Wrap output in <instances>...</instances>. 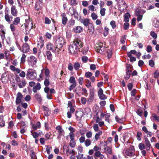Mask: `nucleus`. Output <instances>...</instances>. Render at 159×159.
Masks as SVG:
<instances>
[{
  "mask_svg": "<svg viewBox=\"0 0 159 159\" xmlns=\"http://www.w3.org/2000/svg\"><path fill=\"white\" fill-rule=\"evenodd\" d=\"M153 120L159 122V116H157L155 113H153L152 115Z\"/></svg>",
  "mask_w": 159,
  "mask_h": 159,
  "instance_id": "obj_39",
  "label": "nucleus"
},
{
  "mask_svg": "<svg viewBox=\"0 0 159 159\" xmlns=\"http://www.w3.org/2000/svg\"><path fill=\"white\" fill-rule=\"evenodd\" d=\"M86 84L85 86L87 88H90L91 87V82L89 80H86Z\"/></svg>",
  "mask_w": 159,
  "mask_h": 159,
  "instance_id": "obj_55",
  "label": "nucleus"
},
{
  "mask_svg": "<svg viewBox=\"0 0 159 159\" xmlns=\"http://www.w3.org/2000/svg\"><path fill=\"white\" fill-rule=\"evenodd\" d=\"M37 45L38 46H39L41 48H42L44 46V40L43 39V38L42 36L39 37Z\"/></svg>",
  "mask_w": 159,
  "mask_h": 159,
  "instance_id": "obj_24",
  "label": "nucleus"
},
{
  "mask_svg": "<svg viewBox=\"0 0 159 159\" xmlns=\"http://www.w3.org/2000/svg\"><path fill=\"white\" fill-rule=\"evenodd\" d=\"M51 20L47 17H46L44 19V23L46 24H49L51 23Z\"/></svg>",
  "mask_w": 159,
  "mask_h": 159,
  "instance_id": "obj_54",
  "label": "nucleus"
},
{
  "mask_svg": "<svg viewBox=\"0 0 159 159\" xmlns=\"http://www.w3.org/2000/svg\"><path fill=\"white\" fill-rule=\"evenodd\" d=\"M34 97L36 100L39 103L42 102V99L40 94L39 93H36L35 94Z\"/></svg>",
  "mask_w": 159,
  "mask_h": 159,
  "instance_id": "obj_30",
  "label": "nucleus"
},
{
  "mask_svg": "<svg viewBox=\"0 0 159 159\" xmlns=\"http://www.w3.org/2000/svg\"><path fill=\"white\" fill-rule=\"evenodd\" d=\"M26 75L27 79L30 80H35L36 79L37 75L36 71L33 69H29L27 71Z\"/></svg>",
  "mask_w": 159,
  "mask_h": 159,
  "instance_id": "obj_2",
  "label": "nucleus"
},
{
  "mask_svg": "<svg viewBox=\"0 0 159 159\" xmlns=\"http://www.w3.org/2000/svg\"><path fill=\"white\" fill-rule=\"evenodd\" d=\"M37 61V59L36 57L31 56L28 58V63L29 65L33 66L36 64Z\"/></svg>",
  "mask_w": 159,
  "mask_h": 159,
  "instance_id": "obj_8",
  "label": "nucleus"
},
{
  "mask_svg": "<svg viewBox=\"0 0 159 159\" xmlns=\"http://www.w3.org/2000/svg\"><path fill=\"white\" fill-rule=\"evenodd\" d=\"M77 0H70V4L72 6H75L78 4Z\"/></svg>",
  "mask_w": 159,
  "mask_h": 159,
  "instance_id": "obj_49",
  "label": "nucleus"
},
{
  "mask_svg": "<svg viewBox=\"0 0 159 159\" xmlns=\"http://www.w3.org/2000/svg\"><path fill=\"white\" fill-rule=\"evenodd\" d=\"M69 82L71 84H76V82L75 80V79L74 77L72 76H71L69 80Z\"/></svg>",
  "mask_w": 159,
  "mask_h": 159,
  "instance_id": "obj_46",
  "label": "nucleus"
},
{
  "mask_svg": "<svg viewBox=\"0 0 159 159\" xmlns=\"http://www.w3.org/2000/svg\"><path fill=\"white\" fill-rule=\"evenodd\" d=\"M1 80L2 83H5L8 80V77L6 72L3 73L1 76Z\"/></svg>",
  "mask_w": 159,
  "mask_h": 159,
  "instance_id": "obj_22",
  "label": "nucleus"
},
{
  "mask_svg": "<svg viewBox=\"0 0 159 159\" xmlns=\"http://www.w3.org/2000/svg\"><path fill=\"white\" fill-rule=\"evenodd\" d=\"M51 134L50 132L46 133L45 135V140H47L49 139L51 136Z\"/></svg>",
  "mask_w": 159,
  "mask_h": 159,
  "instance_id": "obj_60",
  "label": "nucleus"
},
{
  "mask_svg": "<svg viewBox=\"0 0 159 159\" xmlns=\"http://www.w3.org/2000/svg\"><path fill=\"white\" fill-rule=\"evenodd\" d=\"M44 114L46 116H48L50 114V111L49 109L46 107H43Z\"/></svg>",
  "mask_w": 159,
  "mask_h": 159,
  "instance_id": "obj_29",
  "label": "nucleus"
},
{
  "mask_svg": "<svg viewBox=\"0 0 159 159\" xmlns=\"http://www.w3.org/2000/svg\"><path fill=\"white\" fill-rule=\"evenodd\" d=\"M41 89V85L39 83H37L36 85L34 87L33 90L34 92L36 93L37 90H39Z\"/></svg>",
  "mask_w": 159,
  "mask_h": 159,
  "instance_id": "obj_28",
  "label": "nucleus"
},
{
  "mask_svg": "<svg viewBox=\"0 0 159 159\" xmlns=\"http://www.w3.org/2000/svg\"><path fill=\"white\" fill-rule=\"evenodd\" d=\"M25 27L27 30H30L32 29L35 28V24L33 25L32 20L29 19L26 21Z\"/></svg>",
  "mask_w": 159,
  "mask_h": 159,
  "instance_id": "obj_5",
  "label": "nucleus"
},
{
  "mask_svg": "<svg viewBox=\"0 0 159 159\" xmlns=\"http://www.w3.org/2000/svg\"><path fill=\"white\" fill-rule=\"evenodd\" d=\"M145 143L146 150L147 151L150 150L152 146L148 139L147 138H146L145 139Z\"/></svg>",
  "mask_w": 159,
  "mask_h": 159,
  "instance_id": "obj_21",
  "label": "nucleus"
},
{
  "mask_svg": "<svg viewBox=\"0 0 159 159\" xmlns=\"http://www.w3.org/2000/svg\"><path fill=\"white\" fill-rule=\"evenodd\" d=\"M153 26L157 28L159 27V20H156L154 22Z\"/></svg>",
  "mask_w": 159,
  "mask_h": 159,
  "instance_id": "obj_61",
  "label": "nucleus"
},
{
  "mask_svg": "<svg viewBox=\"0 0 159 159\" xmlns=\"http://www.w3.org/2000/svg\"><path fill=\"white\" fill-rule=\"evenodd\" d=\"M135 150L134 147L133 146L130 147L125 152L126 155L130 157L134 156L135 155Z\"/></svg>",
  "mask_w": 159,
  "mask_h": 159,
  "instance_id": "obj_9",
  "label": "nucleus"
},
{
  "mask_svg": "<svg viewBox=\"0 0 159 159\" xmlns=\"http://www.w3.org/2000/svg\"><path fill=\"white\" fill-rule=\"evenodd\" d=\"M49 78L46 77L45 79L44 84L45 86H48L50 84Z\"/></svg>",
  "mask_w": 159,
  "mask_h": 159,
  "instance_id": "obj_38",
  "label": "nucleus"
},
{
  "mask_svg": "<svg viewBox=\"0 0 159 159\" xmlns=\"http://www.w3.org/2000/svg\"><path fill=\"white\" fill-rule=\"evenodd\" d=\"M41 70L42 72L43 73V72H44L45 75L46 76V77L50 78V71L49 70L48 68H45L44 69H43Z\"/></svg>",
  "mask_w": 159,
  "mask_h": 159,
  "instance_id": "obj_26",
  "label": "nucleus"
},
{
  "mask_svg": "<svg viewBox=\"0 0 159 159\" xmlns=\"http://www.w3.org/2000/svg\"><path fill=\"white\" fill-rule=\"evenodd\" d=\"M81 22L83 23L84 25L85 26H88L89 24V20L87 18L83 20H81Z\"/></svg>",
  "mask_w": 159,
  "mask_h": 159,
  "instance_id": "obj_35",
  "label": "nucleus"
},
{
  "mask_svg": "<svg viewBox=\"0 0 159 159\" xmlns=\"http://www.w3.org/2000/svg\"><path fill=\"white\" fill-rule=\"evenodd\" d=\"M102 131L99 130L98 133H96L95 136V139L96 141H97L100 138V136L102 134Z\"/></svg>",
  "mask_w": 159,
  "mask_h": 159,
  "instance_id": "obj_33",
  "label": "nucleus"
},
{
  "mask_svg": "<svg viewBox=\"0 0 159 159\" xmlns=\"http://www.w3.org/2000/svg\"><path fill=\"white\" fill-rule=\"evenodd\" d=\"M46 56L47 57V59L50 61L52 60V55L50 51H47L46 52Z\"/></svg>",
  "mask_w": 159,
  "mask_h": 159,
  "instance_id": "obj_36",
  "label": "nucleus"
},
{
  "mask_svg": "<svg viewBox=\"0 0 159 159\" xmlns=\"http://www.w3.org/2000/svg\"><path fill=\"white\" fill-rule=\"evenodd\" d=\"M91 16L92 19L94 20H96L98 17L97 14L94 12H93L91 14Z\"/></svg>",
  "mask_w": 159,
  "mask_h": 159,
  "instance_id": "obj_56",
  "label": "nucleus"
},
{
  "mask_svg": "<svg viewBox=\"0 0 159 159\" xmlns=\"http://www.w3.org/2000/svg\"><path fill=\"white\" fill-rule=\"evenodd\" d=\"M94 94L93 93H91L90 94L89 97V101L90 102H92L94 99Z\"/></svg>",
  "mask_w": 159,
  "mask_h": 159,
  "instance_id": "obj_42",
  "label": "nucleus"
},
{
  "mask_svg": "<svg viewBox=\"0 0 159 159\" xmlns=\"http://www.w3.org/2000/svg\"><path fill=\"white\" fill-rule=\"evenodd\" d=\"M98 45V47L97 50V52L100 54L104 53L106 50L105 45L102 43H100Z\"/></svg>",
  "mask_w": 159,
  "mask_h": 159,
  "instance_id": "obj_7",
  "label": "nucleus"
},
{
  "mask_svg": "<svg viewBox=\"0 0 159 159\" xmlns=\"http://www.w3.org/2000/svg\"><path fill=\"white\" fill-rule=\"evenodd\" d=\"M64 15L65 14H64L61 15V16L63 17L62 20V24L64 25H65L66 24L67 21V18L66 17L64 16Z\"/></svg>",
  "mask_w": 159,
  "mask_h": 159,
  "instance_id": "obj_43",
  "label": "nucleus"
},
{
  "mask_svg": "<svg viewBox=\"0 0 159 159\" xmlns=\"http://www.w3.org/2000/svg\"><path fill=\"white\" fill-rule=\"evenodd\" d=\"M93 129L95 132L98 131L99 130L98 125L97 124H95L93 126Z\"/></svg>",
  "mask_w": 159,
  "mask_h": 159,
  "instance_id": "obj_62",
  "label": "nucleus"
},
{
  "mask_svg": "<svg viewBox=\"0 0 159 159\" xmlns=\"http://www.w3.org/2000/svg\"><path fill=\"white\" fill-rule=\"evenodd\" d=\"M80 67V63L79 62H76L74 64V69L76 70H79Z\"/></svg>",
  "mask_w": 159,
  "mask_h": 159,
  "instance_id": "obj_37",
  "label": "nucleus"
},
{
  "mask_svg": "<svg viewBox=\"0 0 159 159\" xmlns=\"http://www.w3.org/2000/svg\"><path fill=\"white\" fill-rule=\"evenodd\" d=\"M83 30V28L80 26H76L73 29L74 32L76 33H80L82 32Z\"/></svg>",
  "mask_w": 159,
  "mask_h": 159,
  "instance_id": "obj_23",
  "label": "nucleus"
},
{
  "mask_svg": "<svg viewBox=\"0 0 159 159\" xmlns=\"http://www.w3.org/2000/svg\"><path fill=\"white\" fill-rule=\"evenodd\" d=\"M20 18L19 17H17L14 18V20L12 22V23L16 25H18L20 22Z\"/></svg>",
  "mask_w": 159,
  "mask_h": 159,
  "instance_id": "obj_32",
  "label": "nucleus"
},
{
  "mask_svg": "<svg viewBox=\"0 0 159 159\" xmlns=\"http://www.w3.org/2000/svg\"><path fill=\"white\" fill-rule=\"evenodd\" d=\"M102 118H99L98 116L97 117L96 122L98 123L99 126L100 127L102 126L104 124V122L102 121Z\"/></svg>",
  "mask_w": 159,
  "mask_h": 159,
  "instance_id": "obj_25",
  "label": "nucleus"
},
{
  "mask_svg": "<svg viewBox=\"0 0 159 159\" xmlns=\"http://www.w3.org/2000/svg\"><path fill=\"white\" fill-rule=\"evenodd\" d=\"M66 42L65 40L62 37L58 38L55 41V44L56 45V48H55L56 50H57V54H59V51L61 49H62V47L65 44Z\"/></svg>",
  "mask_w": 159,
  "mask_h": 159,
  "instance_id": "obj_1",
  "label": "nucleus"
},
{
  "mask_svg": "<svg viewBox=\"0 0 159 159\" xmlns=\"http://www.w3.org/2000/svg\"><path fill=\"white\" fill-rule=\"evenodd\" d=\"M139 147L140 150H143L146 148L145 146L143 143H141L139 144Z\"/></svg>",
  "mask_w": 159,
  "mask_h": 159,
  "instance_id": "obj_53",
  "label": "nucleus"
},
{
  "mask_svg": "<svg viewBox=\"0 0 159 159\" xmlns=\"http://www.w3.org/2000/svg\"><path fill=\"white\" fill-rule=\"evenodd\" d=\"M104 152L107 155H111L112 154V147L106 146L104 148Z\"/></svg>",
  "mask_w": 159,
  "mask_h": 159,
  "instance_id": "obj_18",
  "label": "nucleus"
},
{
  "mask_svg": "<svg viewBox=\"0 0 159 159\" xmlns=\"http://www.w3.org/2000/svg\"><path fill=\"white\" fill-rule=\"evenodd\" d=\"M10 69L15 73H19V76L21 77L24 78L25 76V72L23 71H21V70L19 68H16L15 66L11 65L10 66Z\"/></svg>",
  "mask_w": 159,
  "mask_h": 159,
  "instance_id": "obj_3",
  "label": "nucleus"
},
{
  "mask_svg": "<svg viewBox=\"0 0 159 159\" xmlns=\"http://www.w3.org/2000/svg\"><path fill=\"white\" fill-rule=\"evenodd\" d=\"M70 139V140L69 143V145L72 148H74L76 144V143L75 140V136L71 135L70 137H69Z\"/></svg>",
  "mask_w": 159,
  "mask_h": 159,
  "instance_id": "obj_14",
  "label": "nucleus"
},
{
  "mask_svg": "<svg viewBox=\"0 0 159 159\" xmlns=\"http://www.w3.org/2000/svg\"><path fill=\"white\" fill-rule=\"evenodd\" d=\"M5 18L6 21L10 23L12 20L13 17L9 15L8 10L6 9L5 11Z\"/></svg>",
  "mask_w": 159,
  "mask_h": 159,
  "instance_id": "obj_12",
  "label": "nucleus"
},
{
  "mask_svg": "<svg viewBox=\"0 0 159 159\" xmlns=\"http://www.w3.org/2000/svg\"><path fill=\"white\" fill-rule=\"evenodd\" d=\"M69 51L71 54H75L77 53L79 50L76 48V46L73 43L69 46Z\"/></svg>",
  "mask_w": 159,
  "mask_h": 159,
  "instance_id": "obj_10",
  "label": "nucleus"
},
{
  "mask_svg": "<svg viewBox=\"0 0 159 159\" xmlns=\"http://www.w3.org/2000/svg\"><path fill=\"white\" fill-rule=\"evenodd\" d=\"M30 50V46L27 43H24L22 46V51L23 53H27Z\"/></svg>",
  "mask_w": 159,
  "mask_h": 159,
  "instance_id": "obj_11",
  "label": "nucleus"
},
{
  "mask_svg": "<svg viewBox=\"0 0 159 159\" xmlns=\"http://www.w3.org/2000/svg\"><path fill=\"white\" fill-rule=\"evenodd\" d=\"M106 10V9L104 8H100V13L101 16H103L105 15Z\"/></svg>",
  "mask_w": 159,
  "mask_h": 159,
  "instance_id": "obj_45",
  "label": "nucleus"
},
{
  "mask_svg": "<svg viewBox=\"0 0 159 159\" xmlns=\"http://www.w3.org/2000/svg\"><path fill=\"white\" fill-rule=\"evenodd\" d=\"M15 25L12 23L10 25V28L11 31L14 32L16 30Z\"/></svg>",
  "mask_w": 159,
  "mask_h": 159,
  "instance_id": "obj_63",
  "label": "nucleus"
},
{
  "mask_svg": "<svg viewBox=\"0 0 159 159\" xmlns=\"http://www.w3.org/2000/svg\"><path fill=\"white\" fill-rule=\"evenodd\" d=\"M93 73L90 72L88 71L85 73V76L87 78H89L90 77L92 76Z\"/></svg>",
  "mask_w": 159,
  "mask_h": 159,
  "instance_id": "obj_51",
  "label": "nucleus"
},
{
  "mask_svg": "<svg viewBox=\"0 0 159 159\" xmlns=\"http://www.w3.org/2000/svg\"><path fill=\"white\" fill-rule=\"evenodd\" d=\"M73 44L76 46V48L79 51H80V49L83 46V43L79 38H75L73 41Z\"/></svg>",
  "mask_w": 159,
  "mask_h": 159,
  "instance_id": "obj_6",
  "label": "nucleus"
},
{
  "mask_svg": "<svg viewBox=\"0 0 159 159\" xmlns=\"http://www.w3.org/2000/svg\"><path fill=\"white\" fill-rule=\"evenodd\" d=\"M110 25L113 29H115L116 28V23L115 21H111L110 22Z\"/></svg>",
  "mask_w": 159,
  "mask_h": 159,
  "instance_id": "obj_47",
  "label": "nucleus"
},
{
  "mask_svg": "<svg viewBox=\"0 0 159 159\" xmlns=\"http://www.w3.org/2000/svg\"><path fill=\"white\" fill-rule=\"evenodd\" d=\"M124 21L127 22H128L129 21V18L130 17V14L128 13H126L124 15Z\"/></svg>",
  "mask_w": 159,
  "mask_h": 159,
  "instance_id": "obj_34",
  "label": "nucleus"
},
{
  "mask_svg": "<svg viewBox=\"0 0 159 159\" xmlns=\"http://www.w3.org/2000/svg\"><path fill=\"white\" fill-rule=\"evenodd\" d=\"M110 116V114L109 113H107L106 114V116H105V120L108 123H110V120L109 119V117Z\"/></svg>",
  "mask_w": 159,
  "mask_h": 159,
  "instance_id": "obj_50",
  "label": "nucleus"
},
{
  "mask_svg": "<svg viewBox=\"0 0 159 159\" xmlns=\"http://www.w3.org/2000/svg\"><path fill=\"white\" fill-rule=\"evenodd\" d=\"M33 130L31 131V134L33 137L35 139H37L39 136V134L36 132H33Z\"/></svg>",
  "mask_w": 159,
  "mask_h": 159,
  "instance_id": "obj_41",
  "label": "nucleus"
},
{
  "mask_svg": "<svg viewBox=\"0 0 159 159\" xmlns=\"http://www.w3.org/2000/svg\"><path fill=\"white\" fill-rule=\"evenodd\" d=\"M47 48L49 50H52L53 52H57V50H56L55 48H56V47H55L52 44L48 42L47 44Z\"/></svg>",
  "mask_w": 159,
  "mask_h": 159,
  "instance_id": "obj_15",
  "label": "nucleus"
},
{
  "mask_svg": "<svg viewBox=\"0 0 159 159\" xmlns=\"http://www.w3.org/2000/svg\"><path fill=\"white\" fill-rule=\"evenodd\" d=\"M5 125V121L3 120V117L2 116H0V126L3 127Z\"/></svg>",
  "mask_w": 159,
  "mask_h": 159,
  "instance_id": "obj_40",
  "label": "nucleus"
},
{
  "mask_svg": "<svg viewBox=\"0 0 159 159\" xmlns=\"http://www.w3.org/2000/svg\"><path fill=\"white\" fill-rule=\"evenodd\" d=\"M142 135V134L140 132H137L136 136L137 139L138 140L140 141L141 140V136Z\"/></svg>",
  "mask_w": 159,
  "mask_h": 159,
  "instance_id": "obj_57",
  "label": "nucleus"
},
{
  "mask_svg": "<svg viewBox=\"0 0 159 159\" xmlns=\"http://www.w3.org/2000/svg\"><path fill=\"white\" fill-rule=\"evenodd\" d=\"M150 35L154 39H156L157 38V34L154 31L151 32Z\"/></svg>",
  "mask_w": 159,
  "mask_h": 159,
  "instance_id": "obj_52",
  "label": "nucleus"
},
{
  "mask_svg": "<svg viewBox=\"0 0 159 159\" xmlns=\"http://www.w3.org/2000/svg\"><path fill=\"white\" fill-rule=\"evenodd\" d=\"M32 130L34 131L37 129H40L41 128V124L40 122L38 121L35 124H31Z\"/></svg>",
  "mask_w": 159,
  "mask_h": 159,
  "instance_id": "obj_17",
  "label": "nucleus"
},
{
  "mask_svg": "<svg viewBox=\"0 0 159 159\" xmlns=\"http://www.w3.org/2000/svg\"><path fill=\"white\" fill-rule=\"evenodd\" d=\"M109 29L107 26L105 27L104 28V30L103 33L104 35L105 36H107L109 33Z\"/></svg>",
  "mask_w": 159,
  "mask_h": 159,
  "instance_id": "obj_48",
  "label": "nucleus"
},
{
  "mask_svg": "<svg viewBox=\"0 0 159 159\" xmlns=\"http://www.w3.org/2000/svg\"><path fill=\"white\" fill-rule=\"evenodd\" d=\"M83 114V112L81 111H76L75 116L76 119L78 120L79 121L81 120Z\"/></svg>",
  "mask_w": 159,
  "mask_h": 159,
  "instance_id": "obj_16",
  "label": "nucleus"
},
{
  "mask_svg": "<svg viewBox=\"0 0 159 159\" xmlns=\"http://www.w3.org/2000/svg\"><path fill=\"white\" fill-rule=\"evenodd\" d=\"M11 12L14 16H16L18 14V11L15 6H13L11 8Z\"/></svg>",
  "mask_w": 159,
  "mask_h": 159,
  "instance_id": "obj_19",
  "label": "nucleus"
},
{
  "mask_svg": "<svg viewBox=\"0 0 159 159\" xmlns=\"http://www.w3.org/2000/svg\"><path fill=\"white\" fill-rule=\"evenodd\" d=\"M16 80L18 83V85L20 88H22L25 86L26 84V81L25 80L23 79L20 80L19 77H18Z\"/></svg>",
  "mask_w": 159,
  "mask_h": 159,
  "instance_id": "obj_13",
  "label": "nucleus"
},
{
  "mask_svg": "<svg viewBox=\"0 0 159 159\" xmlns=\"http://www.w3.org/2000/svg\"><path fill=\"white\" fill-rule=\"evenodd\" d=\"M117 4L119 9L121 12L124 11L128 7L126 3L123 0H119Z\"/></svg>",
  "mask_w": 159,
  "mask_h": 159,
  "instance_id": "obj_4",
  "label": "nucleus"
},
{
  "mask_svg": "<svg viewBox=\"0 0 159 159\" xmlns=\"http://www.w3.org/2000/svg\"><path fill=\"white\" fill-rule=\"evenodd\" d=\"M91 141L89 139H87L85 141V145L86 147L89 146L91 144Z\"/></svg>",
  "mask_w": 159,
  "mask_h": 159,
  "instance_id": "obj_58",
  "label": "nucleus"
},
{
  "mask_svg": "<svg viewBox=\"0 0 159 159\" xmlns=\"http://www.w3.org/2000/svg\"><path fill=\"white\" fill-rule=\"evenodd\" d=\"M5 34L6 33L5 32H3L0 33V35L2 40V43L4 42V40L5 39Z\"/></svg>",
  "mask_w": 159,
  "mask_h": 159,
  "instance_id": "obj_44",
  "label": "nucleus"
},
{
  "mask_svg": "<svg viewBox=\"0 0 159 159\" xmlns=\"http://www.w3.org/2000/svg\"><path fill=\"white\" fill-rule=\"evenodd\" d=\"M23 96L22 94L19 92L17 94L16 103L17 104H19L21 102V99L22 98Z\"/></svg>",
  "mask_w": 159,
  "mask_h": 159,
  "instance_id": "obj_20",
  "label": "nucleus"
},
{
  "mask_svg": "<svg viewBox=\"0 0 159 159\" xmlns=\"http://www.w3.org/2000/svg\"><path fill=\"white\" fill-rule=\"evenodd\" d=\"M63 149L64 151L66 152H68L69 151L68 147L66 145H64L63 146Z\"/></svg>",
  "mask_w": 159,
  "mask_h": 159,
  "instance_id": "obj_64",
  "label": "nucleus"
},
{
  "mask_svg": "<svg viewBox=\"0 0 159 159\" xmlns=\"http://www.w3.org/2000/svg\"><path fill=\"white\" fill-rule=\"evenodd\" d=\"M75 111V109L74 108H70L69 111L67 113V117L69 118H70L71 117V114L73 113Z\"/></svg>",
  "mask_w": 159,
  "mask_h": 159,
  "instance_id": "obj_27",
  "label": "nucleus"
},
{
  "mask_svg": "<svg viewBox=\"0 0 159 159\" xmlns=\"http://www.w3.org/2000/svg\"><path fill=\"white\" fill-rule=\"evenodd\" d=\"M69 130L70 131L69 136L70 137L71 135L75 136V134L74 132L75 131V129L72 126H70L68 128Z\"/></svg>",
  "mask_w": 159,
  "mask_h": 159,
  "instance_id": "obj_31",
  "label": "nucleus"
},
{
  "mask_svg": "<svg viewBox=\"0 0 159 159\" xmlns=\"http://www.w3.org/2000/svg\"><path fill=\"white\" fill-rule=\"evenodd\" d=\"M26 57V56L24 54H23L21 59V63H24L25 62Z\"/></svg>",
  "mask_w": 159,
  "mask_h": 159,
  "instance_id": "obj_59",
  "label": "nucleus"
}]
</instances>
